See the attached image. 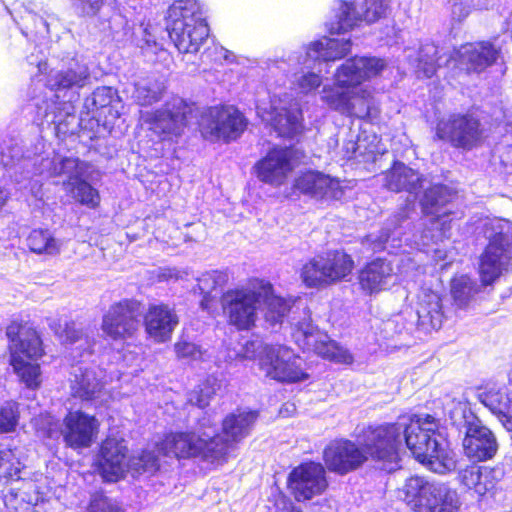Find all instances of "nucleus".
<instances>
[{
  "instance_id": "f257e3e1",
  "label": "nucleus",
  "mask_w": 512,
  "mask_h": 512,
  "mask_svg": "<svg viewBox=\"0 0 512 512\" xmlns=\"http://www.w3.org/2000/svg\"><path fill=\"white\" fill-rule=\"evenodd\" d=\"M453 195L450 189L444 185H434L427 189L421 200L422 210L426 216H429L421 225L427 226L419 234L407 236L404 229L410 225L408 222V209H402L395 214L385 227L378 233H371L363 241L364 247L377 252L387 249L389 245L392 249L402 246V243H414L418 247H428L432 243H438L446 237V217L450 213L446 205L451 201Z\"/></svg>"
},
{
  "instance_id": "f03ea898",
  "label": "nucleus",
  "mask_w": 512,
  "mask_h": 512,
  "mask_svg": "<svg viewBox=\"0 0 512 512\" xmlns=\"http://www.w3.org/2000/svg\"><path fill=\"white\" fill-rule=\"evenodd\" d=\"M386 66V61L377 57L347 59L336 69L334 84L323 87L321 100L342 115L374 118L378 109L370 91L363 88L362 83L379 75Z\"/></svg>"
},
{
  "instance_id": "7ed1b4c3",
  "label": "nucleus",
  "mask_w": 512,
  "mask_h": 512,
  "mask_svg": "<svg viewBox=\"0 0 512 512\" xmlns=\"http://www.w3.org/2000/svg\"><path fill=\"white\" fill-rule=\"evenodd\" d=\"M89 77L87 64L78 60L49 73L44 99L36 103L37 116L43 122L53 124L57 135L74 133L77 128L73 102L78 99V90L86 85Z\"/></svg>"
},
{
  "instance_id": "20e7f679",
  "label": "nucleus",
  "mask_w": 512,
  "mask_h": 512,
  "mask_svg": "<svg viewBox=\"0 0 512 512\" xmlns=\"http://www.w3.org/2000/svg\"><path fill=\"white\" fill-rule=\"evenodd\" d=\"M5 166L9 167L10 177L18 186V189H27L34 196L38 195L41 188V181L36 178L42 177H66L63 187L71 186L80 178L85 177L87 164L78 158L54 157L49 158L42 154L29 152L24 153L18 144L11 147L1 148Z\"/></svg>"
},
{
  "instance_id": "39448f33",
  "label": "nucleus",
  "mask_w": 512,
  "mask_h": 512,
  "mask_svg": "<svg viewBox=\"0 0 512 512\" xmlns=\"http://www.w3.org/2000/svg\"><path fill=\"white\" fill-rule=\"evenodd\" d=\"M402 445L430 471L444 475L456 469L455 453L440 432V419L430 414H404L398 417Z\"/></svg>"
},
{
  "instance_id": "423d86ee",
  "label": "nucleus",
  "mask_w": 512,
  "mask_h": 512,
  "mask_svg": "<svg viewBox=\"0 0 512 512\" xmlns=\"http://www.w3.org/2000/svg\"><path fill=\"white\" fill-rule=\"evenodd\" d=\"M258 413L251 410H237L228 414L222 421V437L207 442L204 438L179 434L169 438L177 454L185 457H199L201 461L211 464L220 463L234 451L236 445L246 438L256 420Z\"/></svg>"
},
{
  "instance_id": "0eeeda50",
  "label": "nucleus",
  "mask_w": 512,
  "mask_h": 512,
  "mask_svg": "<svg viewBox=\"0 0 512 512\" xmlns=\"http://www.w3.org/2000/svg\"><path fill=\"white\" fill-rule=\"evenodd\" d=\"M10 365L21 381L32 390L41 384L38 360L44 355L42 340L34 325L15 318L6 328Z\"/></svg>"
},
{
  "instance_id": "6e6552de",
  "label": "nucleus",
  "mask_w": 512,
  "mask_h": 512,
  "mask_svg": "<svg viewBox=\"0 0 512 512\" xmlns=\"http://www.w3.org/2000/svg\"><path fill=\"white\" fill-rule=\"evenodd\" d=\"M448 417L459 434L463 435V450L468 458L474 461L494 458L499 449L494 432L468 409L466 403L452 402Z\"/></svg>"
},
{
  "instance_id": "1a4fd4ad",
  "label": "nucleus",
  "mask_w": 512,
  "mask_h": 512,
  "mask_svg": "<svg viewBox=\"0 0 512 512\" xmlns=\"http://www.w3.org/2000/svg\"><path fill=\"white\" fill-rule=\"evenodd\" d=\"M482 230L489 240L480 257L479 274L484 285L492 284L507 270L512 257V223L493 218L483 222Z\"/></svg>"
},
{
  "instance_id": "9d476101",
  "label": "nucleus",
  "mask_w": 512,
  "mask_h": 512,
  "mask_svg": "<svg viewBox=\"0 0 512 512\" xmlns=\"http://www.w3.org/2000/svg\"><path fill=\"white\" fill-rule=\"evenodd\" d=\"M256 350L259 369L266 377L282 383H295L308 378L303 360L289 347L252 341L246 344L244 357H255Z\"/></svg>"
},
{
  "instance_id": "9b49d317",
  "label": "nucleus",
  "mask_w": 512,
  "mask_h": 512,
  "mask_svg": "<svg viewBox=\"0 0 512 512\" xmlns=\"http://www.w3.org/2000/svg\"><path fill=\"white\" fill-rule=\"evenodd\" d=\"M270 282L253 278L242 287L230 289L222 295V307L228 322L238 330H249L255 326L262 297L267 296Z\"/></svg>"
},
{
  "instance_id": "f8f14e48",
  "label": "nucleus",
  "mask_w": 512,
  "mask_h": 512,
  "mask_svg": "<svg viewBox=\"0 0 512 512\" xmlns=\"http://www.w3.org/2000/svg\"><path fill=\"white\" fill-rule=\"evenodd\" d=\"M37 432L46 438L62 436L66 445L73 448H87L98 433L99 423L94 416L82 411H70L59 423L52 415H41L35 421Z\"/></svg>"
},
{
  "instance_id": "ddd939ff",
  "label": "nucleus",
  "mask_w": 512,
  "mask_h": 512,
  "mask_svg": "<svg viewBox=\"0 0 512 512\" xmlns=\"http://www.w3.org/2000/svg\"><path fill=\"white\" fill-rule=\"evenodd\" d=\"M405 501L416 512H458L461 507L459 495L445 483L413 476L403 487Z\"/></svg>"
},
{
  "instance_id": "4468645a",
  "label": "nucleus",
  "mask_w": 512,
  "mask_h": 512,
  "mask_svg": "<svg viewBox=\"0 0 512 512\" xmlns=\"http://www.w3.org/2000/svg\"><path fill=\"white\" fill-rule=\"evenodd\" d=\"M398 425L387 423L369 425L356 433V439L367 459L382 463V468L388 471L398 466L399 450L402 448V436Z\"/></svg>"
},
{
  "instance_id": "2eb2a0df",
  "label": "nucleus",
  "mask_w": 512,
  "mask_h": 512,
  "mask_svg": "<svg viewBox=\"0 0 512 512\" xmlns=\"http://www.w3.org/2000/svg\"><path fill=\"white\" fill-rule=\"evenodd\" d=\"M198 114L195 104L174 96L164 104L163 108L155 112H146L141 118L162 140H172L179 136L190 119L197 118Z\"/></svg>"
},
{
  "instance_id": "dca6fc26",
  "label": "nucleus",
  "mask_w": 512,
  "mask_h": 512,
  "mask_svg": "<svg viewBox=\"0 0 512 512\" xmlns=\"http://www.w3.org/2000/svg\"><path fill=\"white\" fill-rule=\"evenodd\" d=\"M352 258L343 251H329L305 263L301 278L307 287L326 286L345 278L353 268Z\"/></svg>"
},
{
  "instance_id": "f3484780",
  "label": "nucleus",
  "mask_w": 512,
  "mask_h": 512,
  "mask_svg": "<svg viewBox=\"0 0 512 512\" xmlns=\"http://www.w3.org/2000/svg\"><path fill=\"white\" fill-rule=\"evenodd\" d=\"M198 124L206 139L211 141L236 140L246 128V120L233 106H213L203 109Z\"/></svg>"
},
{
  "instance_id": "a211bd4d",
  "label": "nucleus",
  "mask_w": 512,
  "mask_h": 512,
  "mask_svg": "<svg viewBox=\"0 0 512 512\" xmlns=\"http://www.w3.org/2000/svg\"><path fill=\"white\" fill-rule=\"evenodd\" d=\"M311 66L305 65V52H293L287 58L270 59L267 62V69L272 76L281 74V83L278 86L285 85L286 79L291 75L289 80L291 86L299 93L308 94L316 90L322 83L321 76L311 71L318 65L317 62H310Z\"/></svg>"
},
{
  "instance_id": "6ab92c4d",
  "label": "nucleus",
  "mask_w": 512,
  "mask_h": 512,
  "mask_svg": "<svg viewBox=\"0 0 512 512\" xmlns=\"http://www.w3.org/2000/svg\"><path fill=\"white\" fill-rule=\"evenodd\" d=\"M387 0H338L334 7V20L330 23L331 34H341L352 30L362 21L374 23L385 17Z\"/></svg>"
},
{
  "instance_id": "aec40b11",
  "label": "nucleus",
  "mask_w": 512,
  "mask_h": 512,
  "mask_svg": "<svg viewBox=\"0 0 512 512\" xmlns=\"http://www.w3.org/2000/svg\"><path fill=\"white\" fill-rule=\"evenodd\" d=\"M436 136L456 148L470 150L481 142V124L471 114L452 113L438 121Z\"/></svg>"
},
{
  "instance_id": "412c9836",
  "label": "nucleus",
  "mask_w": 512,
  "mask_h": 512,
  "mask_svg": "<svg viewBox=\"0 0 512 512\" xmlns=\"http://www.w3.org/2000/svg\"><path fill=\"white\" fill-rule=\"evenodd\" d=\"M292 337L295 343L303 351H313L317 355L337 362H349L351 355L330 340L327 333L314 326L309 316L298 321L292 329Z\"/></svg>"
},
{
  "instance_id": "4be33fe9",
  "label": "nucleus",
  "mask_w": 512,
  "mask_h": 512,
  "mask_svg": "<svg viewBox=\"0 0 512 512\" xmlns=\"http://www.w3.org/2000/svg\"><path fill=\"white\" fill-rule=\"evenodd\" d=\"M270 96L269 117L271 123L280 136L293 137L302 131V110L300 103L291 93L272 90V83L268 81Z\"/></svg>"
},
{
  "instance_id": "5701e85b",
  "label": "nucleus",
  "mask_w": 512,
  "mask_h": 512,
  "mask_svg": "<svg viewBox=\"0 0 512 512\" xmlns=\"http://www.w3.org/2000/svg\"><path fill=\"white\" fill-rule=\"evenodd\" d=\"M139 304L122 300L109 307L102 317L101 329L113 341H125L135 336L140 327Z\"/></svg>"
},
{
  "instance_id": "b1692460",
  "label": "nucleus",
  "mask_w": 512,
  "mask_h": 512,
  "mask_svg": "<svg viewBox=\"0 0 512 512\" xmlns=\"http://www.w3.org/2000/svg\"><path fill=\"white\" fill-rule=\"evenodd\" d=\"M327 486L326 471L321 463H302L293 468L288 476V488L298 502L320 495Z\"/></svg>"
},
{
  "instance_id": "393cba45",
  "label": "nucleus",
  "mask_w": 512,
  "mask_h": 512,
  "mask_svg": "<svg viewBox=\"0 0 512 512\" xmlns=\"http://www.w3.org/2000/svg\"><path fill=\"white\" fill-rule=\"evenodd\" d=\"M323 460L329 471L345 475L362 466L367 461V455L354 442L336 439L324 448Z\"/></svg>"
},
{
  "instance_id": "a878e982",
  "label": "nucleus",
  "mask_w": 512,
  "mask_h": 512,
  "mask_svg": "<svg viewBox=\"0 0 512 512\" xmlns=\"http://www.w3.org/2000/svg\"><path fill=\"white\" fill-rule=\"evenodd\" d=\"M293 150L274 147L254 166L257 178L272 186L283 185L294 169Z\"/></svg>"
},
{
  "instance_id": "bb28decb",
  "label": "nucleus",
  "mask_w": 512,
  "mask_h": 512,
  "mask_svg": "<svg viewBox=\"0 0 512 512\" xmlns=\"http://www.w3.org/2000/svg\"><path fill=\"white\" fill-rule=\"evenodd\" d=\"M98 466L103 478L117 481L130 469L127 442L123 438L109 435L101 444Z\"/></svg>"
},
{
  "instance_id": "cd10ccee",
  "label": "nucleus",
  "mask_w": 512,
  "mask_h": 512,
  "mask_svg": "<svg viewBox=\"0 0 512 512\" xmlns=\"http://www.w3.org/2000/svg\"><path fill=\"white\" fill-rule=\"evenodd\" d=\"M456 54L459 64L468 72L480 73L492 65L503 63L501 47L490 41L467 43Z\"/></svg>"
},
{
  "instance_id": "c85d7f7f",
  "label": "nucleus",
  "mask_w": 512,
  "mask_h": 512,
  "mask_svg": "<svg viewBox=\"0 0 512 512\" xmlns=\"http://www.w3.org/2000/svg\"><path fill=\"white\" fill-rule=\"evenodd\" d=\"M169 38L180 53H197L209 39L207 22L166 24Z\"/></svg>"
},
{
  "instance_id": "c756f323",
  "label": "nucleus",
  "mask_w": 512,
  "mask_h": 512,
  "mask_svg": "<svg viewBox=\"0 0 512 512\" xmlns=\"http://www.w3.org/2000/svg\"><path fill=\"white\" fill-rule=\"evenodd\" d=\"M179 324L174 308L167 304H152L144 316L145 331L156 343H165Z\"/></svg>"
},
{
  "instance_id": "7c9ffc66",
  "label": "nucleus",
  "mask_w": 512,
  "mask_h": 512,
  "mask_svg": "<svg viewBox=\"0 0 512 512\" xmlns=\"http://www.w3.org/2000/svg\"><path fill=\"white\" fill-rule=\"evenodd\" d=\"M294 187L300 193L315 199H340L344 191L339 180L319 171L308 170L295 179Z\"/></svg>"
},
{
  "instance_id": "2f4dec72",
  "label": "nucleus",
  "mask_w": 512,
  "mask_h": 512,
  "mask_svg": "<svg viewBox=\"0 0 512 512\" xmlns=\"http://www.w3.org/2000/svg\"><path fill=\"white\" fill-rule=\"evenodd\" d=\"M70 382L74 397L83 401L94 400L100 396L104 387L103 371L81 363L72 367Z\"/></svg>"
},
{
  "instance_id": "473e14b6",
  "label": "nucleus",
  "mask_w": 512,
  "mask_h": 512,
  "mask_svg": "<svg viewBox=\"0 0 512 512\" xmlns=\"http://www.w3.org/2000/svg\"><path fill=\"white\" fill-rule=\"evenodd\" d=\"M396 281L397 275L391 262L382 258L369 262L359 273V284L368 294L386 290Z\"/></svg>"
},
{
  "instance_id": "72a5a7b5",
  "label": "nucleus",
  "mask_w": 512,
  "mask_h": 512,
  "mask_svg": "<svg viewBox=\"0 0 512 512\" xmlns=\"http://www.w3.org/2000/svg\"><path fill=\"white\" fill-rule=\"evenodd\" d=\"M381 181L388 190L406 191L415 198L423 188L424 179L416 170L404 163L395 162L391 169L382 175Z\"/></svg>"
},
{
  "instance_id": "f704fd0d",
  "label": "nucleus",
  "mask_w": 512,
  "mask_h": 512,
  "mask_svg": "<svg viewBox=\"0 0 512 512\" xmlns=\"http://www.w3.org/2000/svg\"><path fill=\"white\" fill-rule=\"evenodd\" d=\"M352 42L350 39H335L324 37L311 43L305 50V65L310 67V62L335 61L344 58L350 53Z\"/></svg>"
},
{
  "instance_id": "c9c22d12",
  "label": "nucleus",
  "mask_w": 512,
  "mask_h": 512,
  "mask_svg": "<svg viewBox=\"0 0 512 512\" xmlns=\"http://www.w3.org/2000/svg\"><path fill=\"white\" fill-rule=\"evenodd\" d=\"M22 9L23 11L14 7L9 13L15 21L19 15L23 25L21 30L26 37L35 36L44 38L50 34V27L58 22V18L54 14L45 13L39 15L31 3L22 5Z\"/></svg>"
},
{
  "instance_id": "e433bc0d",
  "label": "nucleus",
  "mask_w": 512,
  "mask_h": 512,
  "mask_svg": "<svg viewBox=\"0 0 512 512\" xmlns=\"http://www.w3.org/2000/svg\"><path fill=\"white\" fill-rule=\"evenodd\" d=\"M477 398L494 414L506 416L512 413V398L504 384L487 383L478 390Z\"/></svg>"
},
{
  "instance_id": "4c0bfd02",
  "label": "nucleus",
  "mask_w": 512,
  "mask_h": 512,
  "mask_svg": "<svg viewBox=\"0 0 512 512\" xmlns=\"http://www.w3.org/2000/svg\"><path fill=\"white\" fill-rule=\"evenodd\" d=\"M217 432V423L212 418L211 415L205 413V415L198 420L196 431L193 432H176L171 433L167 435L164 440L158 445V451L159 453H162L165 456L174 455L176 458H183V459H189L190 457H185L177 454L176 448L174 445L168 443L169 438L179 435V434H187L192 435L193 437L197 438H204L207 440L208 443L213 441L214 439L218 437H222V435L216 434ZM200 460L199 457H196Z\"/></svg>"
},
{
  "instance_id": "58836bf2",
  "label": "nucleus",
  "mask_w": 512,
  "mask_h": 512,
  "mask_svg": "<svg viewBox=\"0 0 512 512\" xmlns=\"http://www.w3.org/2000/svg\"><path fill=\"white\" fill-rule=\"evenodd\" d=\"M49 326L51 329L55 330V333L60 337L63 343L73 346V358H76L77 356L84 357L85 354H91L94 343L89 339L88 335L82 331V329L77 327L75 322H65V327L62 330L60 324L59 329H56L54 321H51Z\"/></svg>"
},
{
  "instance_id": "ea45409f",
  "label": "nucleus",
  "mask_w": 512,
  "mask_h": 512,
  "mask_svg": "<svg viewBox=\"0 0 512 512\" xmlns=\"http://www.w3.org/2000/svg\"><path fill=\"white\" fill-rule=\"evenodd\" d=\"M206 22L202 5L197 0H174L169 6L166 24Z\"/></svg>"
},
{
  "instance_id": "a19ab883",
  "label": "nucleus",
  "mask_w": 512,
  "mask_h": 512,
  "mask_svg": "<svg viewBox=\"0 0 512 512\" xmlns=\"http://www.w3.org/2000/svg\"><path fill=\"white\" fill-rule=\"evenodd\" d=\"M165 90L166 86L163 81L147 77L135 82L132 98L140 106H151L162 99Z\"/></svg>"
},
{
  "instance_id": "79ce46f5",
  "label": "nucleus",
  "mask_w": 512,
  "mask_h": 512,
  "mask_svg": "<svg viewBox=\"0 0 512 512\" xmlns=\"http://www.w3.org/2000/svg\"><path fill=\"white\" fill-rule=\"evenodd\" d=\"M417 315L420 325L439 329L444 318L440 297L435 293L426 295L425 299L419 303Z\"/></svg>"
},
{
  "instance_id": "37998d69",
  "label": "nucleus",
  "mask_w": 512,
  "mask_h": 512,
  "mask_svg": "<svg viewBox=\"0 0 512 512\" xmlns=\"http://www.w3.org/2000/svg\"><path fill=\"white\" fill-rule=\"evenodd\" d=\"M29 249L36 254L57 255L62 243L47 229H35L27 237Z\"/></svg>"
},
{
  "instance_id": "c03bdc74",
  "label": "nucleus",
  "mask_w": 512,
  "mask_h": 512,
  "mask_svg": "<svg viewBox=\"0 0 512 512\" xmlns=\"http://www.w3.org/2000/svg\"><path fill=\"white\" fill-rule=\"evenodd\" d=\"M438 54L439 49L435 44L425 43L421 45L418 56L413 61L418 77L422 74L423 77L430 78L435 74L437 67L440 66L439 60L441 57Z\"/></svg>"
},
{
  "instance_id": "a18cd8bd",
  "label": "nucleus",
  "mask_w": 512,
  "mask_h": 512,
  "mask_svg": "<svg viewBox=\"0 0 512 512\" xmlns=\"http://www.w3.org/2000/svg\"><path fill=\"white\" fill-rule=\"evenodd\" d=\"M263 305L265 306L263 310L265 320L271 325L282 323L283 318L291 308L289 300L274 295L271 284L267 296L262 297V306Z\"/></svg>"
},
{
  "instance_id": "49530a36",
  "label": "nucleus",
  "mask_w": 512,
  "mask_h": 512,
  "mask_svg": "<svg viewBox=\"0 0 512 512\" xmlns=\"http://www.w3.org/2000/svg\"><path fill=\"white\" fill-rule=\"evenodd\" d=\"M368 137L359 135L355 142L350 141L345 145L346 155L348 158L362 156L366 161H375L377 155L382 154L383 151L379 148V140L376 135L372 136L370 142L367 141Z\"/></svg>"
},
{
  "instance_id": "de8ad7c7",
  "label": "nucleus",
  "mask_w": 512,
  "mask_h": 512,
  "mask_svg": "<svg viewBox=\"0 0 512 512\" xmlns=\"http://www.w3.org/2000/svg\"><path fill=\"white\" fill-rule=\"evenodd\" d=\"M478 292L477 282L468 275H460L452 280L451 294L460 308L465 307Z\"/></svg>"
},
{
  "instance_id": "09e8293b",
  "label": "nucleus",
  "mask_w": 512,
  "mask_h": 512,
  "mask_svg": "<svg viewBox=\"0 0 512 512\" xmlns=\"http://www.w3.org/2000/svg\"><path fill=\"white\" fill-rule=\"evenodd\" d=\"M84 178H80L71 186H66L65 191L80 204L89 208H96L100 203L99 192Z\"/></svg>"
},
{
  "instance_id": "8fccbe9b",
  "label": "nucleus",
  "mask_w": 512,
  "mask_h": 512,
  "mask_svg": "<svg viewBox=\"0 0 512 512\" xmlns=\"http://www.w3.org/2000/svg\"><path fill=\"white\" fill-rule=\"evenodd\" d=\"M116 96L117 91L112 87H98L85 99L83 108L87 114H92V117H96V113L101 109L109 107Z\"/></svg>"
},
{
  "instance_id": "3c124183",
  "label": "nucleus",
  "mask_w": 512,
  "mask_h": 512,
  "mask_svg": "<svg viewBox=\"0 0 512 512\" xmlns=\"http://www.w3.org/2000/svg\"><path fill=\"white\" fill-rule=\"evenodd\" d=\"M221 388L220 380L214 376L209 375L201 384H199L190 394L189 401L197 405L199 408L208 406L211 398Z\"/></svg>"
},
{
  "instance_id": "603ef678",
  "label": "nucleus",
  "mask_w": 512,
  "mask_h": 512,
  "mask_svg": "<svg viewBox=\"0 0 512 512\" xmlns=\"http://www.w3.org/2000/svg\"><path fill=\"white\" fill-rule=\"evenodd\" d=\"M227 281V275L221 271H211L204 273L198 279V289L200 293L203 294V299L201 300V307L204 310L209 309V300L210 294L217 287L222 286Z\"/></svg>"
},
{
  "instance_id": "864d4df0",
  "label": "nucleus",
  "mask_w": 512,
  "mask_h": 512,
  "mask_svg": "<svg viewBox=\"0 0 512 512\" xmlns=\"http://www.w3.org/2000/svg\"><path fill=\"white\" fill-rule=\"evenodd\" d=\"M20 417L19 405L9 400L0 404V433L15 431Z\"/></svg>"
},
{
  "instance_id": "5fc2aeb1",
  "label": "nucleus",
  "mask_w": 512,
  "mask_h": 512,
  "mask_svg": "<svg viewBox=\"0 0 512 512\" xmlns=\"http://www.w3.org/2000/svg\"><path fill=\"white\" fill-rule=\"evenodd\" d=\"M503 472L499 468L480 467L479 480L477 482L476 493L484 495L495 488L496 484L502 478Z\"/></svg>"
},
{
  "instance_id": "6e6d98bb",
  "label": "nucleus",
  "mask_w": 512,
  "mask_h": 512,
  "mask_svg": "<svg viewBox=\"0 0 512 512\" xmlns=\"http://www.w3.org/2000/svg\"><path fill=\"white\" fill-rule=\"evenodd\" d=\"M174 349L179 359H183L188 362L203 360L207 353V351L202 349L200 345L187 340H180L176 342Z\"/></svg>"
},
{
  "instance_id": "4d7b16f0",
  "label": "nucleus",
  "mask_w": 512,
  "mask_h": 512,
  "mask_svg": "<svg viewBox=\"0 0 512 512\" xmlns=\"http://www.w3.org/2000/svg\"><path fill=\"white\" fill-rule=\"evenodd\" d=\"M158 468V457L153 451L145 450L140 456L130 458V469L136 473L154 472Z\"/></svg>"
},
{
  "instance_id": "13d9d810",
  "label": "nucleus",
  "mask_w": 512,
  "mask_h": 512,
  "mask_svg": "<svg viewBox=\"0 0 512 512\" xmlns=\"http://www.w3.org/2000/svg\"><path fill=\"white\" fill-rule=\"evenodd\" d=\"M233 55L222 46L213 44L207 47L201 55L202 61L221 62L222 60L232 62Z\"/></svg>"
},
{
  "instance_id": "bf43d9fd",
  "label": "nucleus",
  "mask_w": 512,
  "mask_h": 512,
  "mask_svg": "<svg viewBox=\"0 0 512 512\" xmlns=\"http://www.w3.org/2000/svg\"><path fill=\"white\" fill-rule=\"evenodd\" d=\"M105 0H72L73 7L83 16H94Z\"/></svg>"
},
{
  "instance_id": "052dcab7",
  "label": "nucleus",
  "mask_w": 512,
  "mask_h": 512,
  "mask_svg": "<svg viewBox=\"0 0 512 512\" xmlns=\"http://www.w3.org/2000/svg\"><path fill=\"white\" fill-rule=\"evenodd\" d=\"M480 467L475 465L467 466L459 472L460 482L468 489L476 492L477 482L479 480Z\"/></svg>"
},
{
  "instance_id": "680f3d73",
  "label": "nucleus",
  "mask_w": 512,
  "mask_h": 512,
  "mask_svg": "<svg viewBox=\"0 0 512 512\" xmlns=\"http://www.w3.org/2000/svg\"><path fill=\"white\" fill-rule=\"evenodd\" d=\"M89 512H121L112 501L104 495H96L90 502Z\"/></svg>"
},
{
  "instance_id": "e2e57ef3",
  "label": "nucleus",
  "mask_w": 512,
  "mask_h": 512,
  "mask_svg": "<svg viewBox=\"0 0 512 512\" xmlns=\"http://www.w3.org/2000/svg\"><path fill=\"white\" fill-rule=\"evenodd\" d=\"M180 278H182V273L176 268H163L158 273L159 281L178 280Z\"/></svg>"
},
{
  "instance_id": "0e129e2a",
  "label": "nucleus",
  "mask_w": 512,
  "mask_h": 512,
  "mask_svg": "<svg viewBox=\"0 0 512 512\" xmlns=\"http://www.w3.org/2000/svg\"><path fill=\"white\" fill-rule=\"evenodd\" d=\"M27 61L30 65L37 66L39 72H42L43 70L46 69V61H45L44 57H42L40 59H34V56L30 55L27 57Z\"/></svg>"
},
{
  "instance_id": "69168bd1",
  "label": "nucleus",
  "mask_w": 512,
  "mask_h": 512,
  "mask_svg": "<svg viewBox=\"0 0 512 512\" xmlns=\"http://www.w3.org/2000/svg\"><path fill=\"white\" fill-rule=\"evenodd\" d=\"M509 383L512 385V369L509 372Z\"/></svg>"
},
{
  "instance_id": "338daca9",
  "label": "nucleus",
  "mask_w": 512,
  "mask_h": 512,
  "mask_svg": "<svg viewBox=\"0 0 512 512\" xmlns=\"http://www.w3.org/2000/svg\"><path fill=\"white\" fill-rule=\"evenodd\" d=\"M293 512H301L300 510H294Z\"/></svg>"
}]
</instances>
